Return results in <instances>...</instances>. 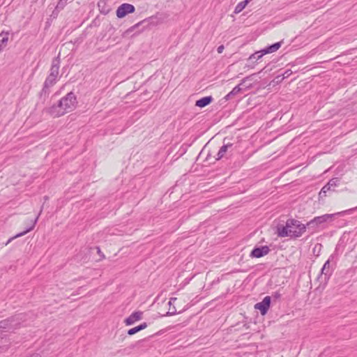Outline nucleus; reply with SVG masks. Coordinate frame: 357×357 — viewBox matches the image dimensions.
I'll use <instances>...</instances> for the list:
<instances>
[{
	"instance_id": "obj_1",
	"label": "nucleus",
	"mask_w": 357,
	"mask_h": 357,
	"mask_svg": "<svg viewBox=\"0 0 357 357\" xmlns=\"http://www.w3.org/2000/svg\"><path fill=\"white\" fill-rule=\"evenodd\" d=\"M77 105L76 96L72 91L63 97L56 105L47 109V112L53 117H59L73 111Z\"/></svg>"
},
{
	"instance_id": "obj_2",
	"label": "nucleus",
	"mask_w": 357,
	"mask_h": 357,
	"mask_svg": "<svg viewBox=\"0 0 357 357\" xmlns=\"http://www.w3.org/2000/svg\"><path fill=\"white\" fill-rule=\"evenodd\" d=\"M306 225L302 224L300 221L289 218L287 220L285 225L277 226L276 233L279 237L296 238L303 235L306 231Z\"/></svg>"
},
{
	"instance_id": "obj_3",
	"label": "nucleus",
	"mask_w": 357,
	"mask_h": 357,
	"mask_svg": "<svg viewBox=\"0 0 357 357\" xmlns=\"http://www.w3.org/2000/svg\"><path fill=\"white\" fill-rule=\"evenodd\" d=\"M27 315L26 314H16L7 319L0 321V331L5 329L7 331H14L22 326H25L24 323L26 321Z\"/></svg>"
},
{
	"instance_id": "obj_4",
	"label": "nucleus",
	"mask_w": 357,
	"mask_h": 357,
	"mask_svg": "<svg viewBox=\"0 0 357 357\" xmlns=\"http://www.w3.org/2000/svg\"><path fill=\"white\" fill-rule=\"evenodd\" d=\"M356 210H357V206L352 208H349L348 210L343 211L342 212L337 213L335 214H325V215H323L321 216H317V217H315L314 218H313L310 222H308L306 224V226L308 228L314 229L317 227H318L319 225H321V224L328 221L329 220H331L334 215H344V214H351L353 211H354Z\"/></svg>"
},
{
	"instance_id": "obj_5",
	"label": "nucleus",
	"mask_w": 357,
	"mask_h": 357,
	"mask_svg": "<svg viewBox=\"0 0 357 357\" xmlns=\"http://www.w3.org/2000/svg\"><path fill=\"white\" fill-rule=\"evenodd\" d=\"M340 184V178L337 177L332 178L328 182L321 188L319 193V199H324L327 196V192L335 191V188Z\"/></svg>"
},
{
	"instance_id": "obj_6",
	"label": "nucleus",
	"mask_w": 357,
	"mask_h": 357,
	"mask_svg": "<svg viewBox=\"0 0 357 357\" xmlns=\"http://www.w3.org/2000/svg\"><path fill=\"white\" fill-rule=\"evenodd\" d=\"M135 10V6L130 3H123L116 10V16L123 18L126 15L132 13Z\"/></svg>"
},
{
	"instance_id": "obj_7",
	"label": "nucleus",
	"mask_w": 357,
	"mask_h": 357,
	"mask_svg": "<svg viewBox=\"0 0 357 357\" xmlns=\"http://www.w3.org/2000/svg\"><path fill=\"white\" fill-rule=\"evenodd\" d=\"M270 248L267 245L261 247H255L250 252V257L252 258H260L266 255L270 252Z\"/></svg>"
},
{
	"instance_id": "obj_8",
	"label": "nucleus",
	"mask_w": 357,
	"mask_h": 357,
	"mask_svg": "<svg viewBox=\"0 0 357 357\" xmlns=\"http://www.w3.org/2000/svg\"><path fill=\"white\" fill-rule=\"evenodd\" d=\"M270 305H271V297L267 296L265 298H264L262 301L256 303L255 305V308L259 310L260 311L261 314L262 315H264L267 313L268 310L270 307Z\"/></svg>"
},
{
	"instance_id": "obj_9",
	"label": "nucleus",
	"mask_w": 357,
	"mask_h": 357,
	"mask_svg": "<svg viewBox=\"0 0 357 357\" xmlns=\"http://www.w3.org/2000/svg\"><path fill=\"white\" fill-rule=\"evenodd\" d=\"M60 67V59L59 56L54 58L52 61L49 76L57 79Z\"/></svg>"
},
{
	"instance_id": "obj_10",
	"label": "nucleus",
	"mask_w": 357,
	"mask_h": 357,
	"mask_svg": "<svg viewBox=\"0 0 357 357\" xmlns=\"http://www.w3.org/2000/svg\"><path fill=\"white\" fill-rule=\"evenodd\" d=\"M56 82V79L54 78V77H51L50 76H47V77L46 78L45 82H44V84H43V89L40 92V95H48L50 91H49V89L50 87H52V86H54Z\"/></svg>"
},
{
	"instance_id": "obj_11",
	"label": "nucleus",
	"mask_w": 357,
	"mask_h": 357,
	"mask_svg": "<svg viewBox=\"0 0 357 357\" xmlns=\"http://www.w3.org/2000/svg\"><path fill=\"white\" fill-rule=\"evenodd\" d=\"M282 45V42H278L275 43L271 45H269L266 47V48L259 51V53H260L259 56H263L264 55L266 54H271L273 52H276Z\"/></svg>"
},
{
	"instance_id": "obj_12",
	"label": "nucleus",
	"mask_w": 357,
	"mask_h": 357,
	"mask_svg": "<svg viewBox=\"0 0 357 357\" xmlns=\"http://www.w3.org/2000/svg\"><path fill=\"white\" fill-rule=\"evenodd\" d=\"M142 312L140 311L135 312L132 313L128 318L125 319V324L127 326L133 324L135 321L142 319Z\"/></svg>"
},
{
	"instance_id": "obj_13",
	"label": "nucleus",
	"mask_w": 357,
	"mask_h": 357,
	"mask_svg": "<svg viewBox=\"0 0 357 357\" xmlns=\"http://www.w3.org/2000/svg\"><path fill=\"white\" fill-rule=\"evenodd\" d=\"M212 101H213L212 96H205L204 98H202L197 100L195 102V106L202 108V107H204L208 105L210 103L212 102Z\"/></svg>"
},
{
	"instance_id": "obj_14",
	"label": "nucleus",
	"mask_w": 357,
	"mask_h": 357,
	"mask_svg": "<svg viewBox=\"0 0 357 357\" xmlns=\"http://www.w3.org/2000/svg\"><path fill=\"white\" fill-rule=\"evenodd\" d=\"M37 220H38V217L32 222V224L31 225L27 228L25 231H22V232H20L17 234H16L15 236H14L12 238H10L7 243H6V245H8L9 243H10L14 238H18V237H21L24 235H25L26 233L29 232L30 231H31L32 229H33L34 227H35V225L36 224L37 222Z\"/></svg>"
},
{
	"instance_id": "obj_15",
	"label": "nucleus",
	"mask_w": 357,
	"mask_h": 357,
	"mask_svg": "<svg viewBox=\"0 0 357 357\" xmlns=\"http://www.w3.org/2000/svg\"><path fill=\"white\" fill-rule=\"evenodd\" d=\"M226 139H224V144L222 146L217 154L216 160L221 159L225 154V153L227 151V150L232 146V144L227 143L225 144Z\"/></svg>"
},
{
	"instance_id": "obj_16",
	"label": "nucleus",
	"mask_w": 357,
	"mask_h": 357,
	"mask_svg": "<svg viewBox=\"0 0 357 357\" xmlns=\"http://www.w3.org/2000/svg\"><path fill=\"white\" fill-rule=\"evenodd\" d=\"M332 273V270L330 267V259H328L325 264H324L321 274L324 275L325 280L328 279V277L331 275Z\"/></svg>"
},
{
	"instance_id": "obj_17",
	"label": "nucleus",
	"mask_w": 357,
	"mask_h": 357,
	"mask_svg": "<svg viewBox=\"0 0 357 357\" xmlns=\"http://www.w3.org/2000/svg\"><path fill=\"white\" fill-rule=\"evenodd\" d=\"M8 41V33L1 32L0 33V52L7 45Z\"/></svg>"
},
{
	"instance_id": "obj_18",
	"label": "nucleus",
	"mask_w": 357,
	"mask_h": 357,
	"mask_svg": "<svg viewBox=\"0 0 357 357\" xmlns=\"http://www.w3.org/2000/svg\"><path fill=\"white\" fill-rule=\"evenodd\" d=\"M176 299L177 298L175 297L170 298L169 303H168V305L170 306V307L169 309V311L166 313L165 316H172V315H174L176 314V307L174 306L171 307V305H173L174 303L176 301Z\"/></svg>"
},
{
	"instance_id": "obj_19",
	"label": "nucleus",
	"mask_w": 357,
	"mask_h": 357,
	"mask_svg": "<svg viewBox=\"0 0 357 357\" xmlns=\"http://www.w3.org/2000/svg\"><path fill=\"white\" fill-rule=\"evenodd\" d=\"M241 91V88L240 87V85L236 86L233 89L225 96V99L226 100H229L231 99L234 96L240 93Z\"/></svg>"
},
{
	"instance_id": "obj_20",
	"label": "nucleus",
	"mask_w": 357,
	"mask_h": 357,
	"mask_svg": "<svg viewBox=\"0 0 357 357\" xmlns=\"http://www.w3.org/2000/svg\"><path fill=\"white\" fill-rule=\"evenodd\" d=\"M249 2V0H244L239 2L235 7L234 13L238 14L241 13Z\"/></svg>"
},
{
	"instance_id": "obj_21",
	"label": "nucleus",
	"mask_w": 357,
	"mask_h": 357,
	"mask_svg": "<svg viewBox=\"0 0 357 357\" xmlns=\"http://www.w3.org/2000/svg\"><path fill=\"white\" fill-rule=\"evenodd\" d=\"M68 1V0H59L55 8V10H57L59 11L63 10L67 5Z\"/></svg>"
},
{
	"instance_id": "obj_22",
	"label": "nucleus",
	"mask_w": 357,
	"mask_h": 357,
	"mask_svg": "<svg viewBox=\"0 0 357 357\" xmlns=\"http://www.w3.org/2000/svg\"><path fill=\"white\" fill-rule=\"evenodd\" d=\"M259 54H260V53H259V51L255 52L254 54H251L249 56V60H252V59L259 60V59H261L262 57V56H259Z\"/></svg>"
},
{
	"instance_id": "obj_23",
	"label": "nucleus",
	"mask_w": 357,
	"mask_h": 357,
	"mask_svg": "<svg viewBox=\"0 0 357 357\" xmlns=\"http://www.w3.org/2000/svg\"><path fill=\"white\" fill-rule=\"evenodd\" d=\"M138 332H139V330L137 328V326H136V327H134L132 328L129 329L128 331V334L129 335H134V334H135V333H137Z\"/></svg>"
},
{
	"instance_id": "obj_24",
	"label": "nucleus",
	"mask_w": 357,
	"mask_h": 357,
	"mask_svg": "<svg viewBox=\"0 0 357 357\" xmlns=\"http://www.w3.org/2000/svg\"><path fill=\"white\" fill-rule=\"evenodd\" d=\"M147 327V324L146 322H144L141 324L140 325L137 326V328L139 331L145 329Z\"/></svg>"
},
{
	"instance_id": "obj_25",
	"label": "nucleus",
	"mask_w": 357,
	"mask_h": 357,
	"mask_svg": "<svg viewBox=\"0 0 357 357\" xmlns=\"http://www.w3.org/2000/svg\"><path fill=\"white\" fill-rule=\"evenodd\" d=\"M225 49V47L223 45H220L218 49H217V52L219 53V54H221L222 53L223 50Z\"/></svg>"
},
{
	"instance_id": "obj_26",
	"label": "nucleus",
	"mask_w": 357,
	"mask_h": 357,
	"mask_svg": "<svg viewBox=\"0 0 357 357\" xmlns=\"http://www.w3.org/2000/svg\"><path fill=\"white\" fill-rule=\"evenodd\" d=\"M96 248H97V252H98V254L101 257L104 258V257H105V256H104V255L102 254V252H101V250H100V248H99V247H97Z\"/></svg>"
},
{
	"instance_id": "obj_27",
	"label": "nucleus",
	"mask_w": 357,
	"mask_h": 357,
	"mask_svg": "<svg viewBox=\"0 0 357 357\" xmlns=\"http://www.w3.org/2000/svg\"><path fill=\"white\" fill-rule=\"evenodd\" d=\"M249 78H250V77H246L243 78V79H242V81H241V84H243L244 82H246V80L249 79Z\"/></svg>"
},
{
	"instance_id": "obj_28",
	"label": "nucleus",
	"mask_w": 357,
	"mask_h": 357,
	"mask_svg": "<svg viewBox=\"0 0 357 357\" xmlns=\"http://www.w3.org/2000/svg\"><path fill=\"white\" fill-rule=\"evenodd\" d=\"M142 22L137 23L130 28V30H133L135 27L138 26Z\"/></svg>"
},
{
	"instance_id": "obj_29",
	"label": "nucleus",
	"mask_w": 357,
	"mask_h": 357,
	"mask_svg": "<svg viewBox=\"0 0 357 357\" xmlns=\"http://www.w3.org/2000/svg\"><path fill=\"white\" fill-rule=\"evenodd\" d=\"M275 296H276V297H279V296H280V294H276Z\"/></svg>"
},
{
	"instance_id": "obj_30",
	"label": "nucleus",
	"mask_w": 357,
	"mask_h": 357,
	"mask_svg": "<svg viewBox=\"0 0 357 357\" xmlns=\"http://www.w3.org/2000/svg\"><path fill=\"white\" fill-rule=\"evenodd\" d=\"M102 3V2H99V3H98V7H100V3Z\"/></svg>"
}]
</instances>
